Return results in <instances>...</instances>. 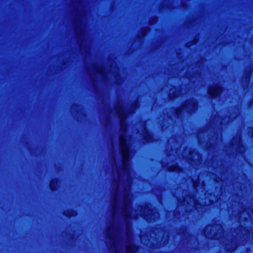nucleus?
Returning <instances> with one entry per match:
<instances>
[{
  "instance_id": "obj_1",
  "label": "nucleus",
  "mask_w": 253,
  "mask_h": 253,
  "mask_svg": "<svg viewBox=\"0 0 253 253\" xmlns=\"http://www.w3.org/2000/svg\"><path fill=\"white\" fill-rule=\"evenodd\" d=\"M119 146L123 172L128 171L129 167L130 150L125 135L121 134L119 136Z\"/></svg>"
},
{
  "instance_id": "obj_2",
  "label": "nucleus",
  "mask_w": 253,
  "mask_h": 253,
  "mask_svg": "<svg viewBox=\"0 0 253 253\" xmlns=\"http://www.w3.org/2000/svg\"><path fill=\"white\" fill-rule=\"evenodd\" d=\"M116 112L119 118L120 130L123 133L127 131V125L126 123L127 114L124 108L122 106H118L116 108Z\"/></svg>"
},
{
  "instance_id": "obj_3",
  "label": "nucleus",
  "mask_w": 253,
  "mask_h": 253,
  "mask_svg": "<svg viewBox=\"0 0 253 253\" xmlns=\"http://www.w3.org/2000/svg\"><path fill=\"white\" fill-rule=\"evenodd\" d=\"M130 202L129 195L126 193L123 198V217L126 222L130 220L131 217L129 211L127 210Z\"/></svg>"
},
{
  "instance_id": "obj_4",
  "label": "nucleus",
  "mask_w": 253,
  "mask_h": 253,
  "mask_svg": "<svg viewBox=\"0 0 253 253\" xmlns=\"http://www.w3.org/2000/svg\"><path fill=\"white\" fill-rule=\"evenodd\" d=\"M222 91V87L218 84L209 88L208 93L211 99H216L219 97Z\"/></svg>"
},
{
  "instance_id": "obj_5",
  "label": "nucleus",
  "mask_w": 253,
  "mask_h": 253,
  "mask_svg": "<svg viewBox=\"0 0 253 253\" xmlns=\"http://www.w3.org/2000/svg\"><path fill=\"white\" fill-rule=\"evenodd\" d=\"M60 182L61 180L58 177H54L52 178L49 184L50 190L53 193L56 192L59 188Z\"/></svg>"
},
{
  "instance_id": "obj_6",
  "label": "nucleus",
  "mask_w": 253,
  "mask_h": 253,
  "mask_svg": "<svg viewBox=\"0 0 253 253\" xmlns=\"http://www.w3.org/2000/svg\"><path fill=\"white\" fill-rule=\"evenodd\" d=\"M198 102L195 98H192L189 100H187L184 105H183L182 108L185 109H189V106H191L192 109L190 111L195 110L198 108Z\"/></svg>"
},
{
  "instance_id": "obj_7",
  "label": "nucleus",
  "mask_w": 253,
  "mask_h": 253,
  "mask_svg": "<svg viewBox=\"0 0 253 253\" xmlns=\"http://www.w3.org/2000/svg\"><path fill=\"white\" fill-rule=\"evenodd\" d=\"M143 138L148 143H152L156 141L154 134L148 129L145 131Z\"/></svg>"
},
{
  "instance_id": "obj_8",
  "label": "nucleus",
  "mask_w": 253,
  "mask_h": 253,
  "mask_svg": "<svg viewBox=\"0 0 253 253\" xmlns=\"http://www.w3.org/2000/svg\"><path fill=\"white\" fill-rule=\"evenodd\" d=\"M168 171L169 172H176L179 173L182 172V168L177 164H173L168 167Z\"/></svg>"
},
{
  "instance_id": "obj_9",
  "label": "nucleus",
  "mask_w": 253,
  "mask_h": 253,
  "mask_svg": "<svg viewBox=\"0 0 253 253\" xmlns=\"http://www.w3.org/2000/svg\"><path fill=\"white\" fill-rule=\"evenodd\" d=\"M63 214L66 217L71 218L75 216L77 214V211L73 209H70L64 211Z\"/></svg>"
},
{
  "instance_id": "obj_10",
  "label": "nucleus",
  "mask_w": 253,
  "mask_h": 253,
  "mask_svg": "<svg viewBox=\"0 0 253 253\" xmlns=\"http://www.w3.org/2000/svg\"><path fill=\"white\" fill-rule=\"evenodd\" d=\"M138 249V246L133 244L127 245L126 246V253H134Z\"/></svg>"
},
{
  "instance_id": "obj_11",
  "label": "nucleus",
  "mask_w": 253,
  "mask_h": 253,
  "mask_svg": "<svg viewBox=\"0 0 253 253\" xmlns=\"http://www.w3.org/2000/svg\"><path fill=\"white\" fill-rule=\"evenodd\" d=\"M95 70L98 75H100L103 78H105L106 76V73L103 69L97 68L95 69Z\"/></svg>"
},
{
  "instance_id": "obj_12",
  "label": "nucleus",
  "mask_w": 253,
  "mask_h": 253,
  "mask_svg": "<svg viewBox=\"0 0 253 253\" xmlns=\"http://www.w3.org/2000/svg\"><path fill=\"white\" fill-rule=\"evenodd\" d=\"M117 196L116 193L114 195L113 204L112 205L113 209L114 210L116 208L117 203Z\"/></svg>"
},
{
  "instance_id": "obj_13",
  "label": "nucleus",
  "mask_w": 253,
  "mask_h": 253,
  "mask_svg": "<svg viewBox=\"0 0 253 253\" xmlns=\"http://www.w3.org/2000/svg\"><path fill=\"white\" fill-rule=\"evenodd\" d=\"M182 108L177 107L175 110V115L178 118L181 113Z\"/></svg>"
},
{
  "instance_id": "obj_14",
  "label": "nucleus",
  "mask_w": 253,
  "mask_h": 253,
  "mask_svg": "<svg viewBox=\"0 0 253 253\" xmlns=\"http://www.w3.org/2000/svg\"><path fill=\"white\" fill-rule=\"evenodd\" d=\"M107 237L110 240H113L114 239L113 236L110 232L109 229H108L107 230Z\"/></svg>"
},
{
  "instance_id": "obj_15",
  "label": "nucleus",
  "mask_w": 253,
  "mask_h": 253,
  "mask_svg": "<svg viewBox=\"0 0 253 253\" xmlns=\"http://www.w3.org/2000/svg\"><path fill=\"white\" fill-rule=\"evenodd\" d=\"M249 77H250V72L249 71L246 72L245 73L246 79L249 78Z\"/></svg>"
},
{
  "instance_id": "obj_16",
  "label": "nucleus",
  "mask_w": 253,
  "mask_h": 253,
  "mask_svg": "<svg viewBox=\"0 0 253 253\" xmlns=\"http://www.w3.org/2000/svg\"><path fill=\"white\" fill-rule=\"evenodd\" d=\"M239 147L241 148H244L245 145L243 144H241L239 145Z\"/></svg>"
},
{
  "instance_id": "obj_17",
  "label": "nucleus",
  "mask_w": 253,
  "mask_h": 253,
  "mask_svg": "<svg viewBox=\"0 0 253 253\" xmlns=\"http://www.w3.org/2000/svg\"><path fill=\"white\" fill-rule=\"evenodd\" d=\"M210 202L211 204L214 203V201H213V200H210Z\"/></svg>"
},
{
  "instance_id": "obj_18",
  "label": "nucleus",
  "mask_w": 253,
  "mask_h": 253,
  "mask_svg": "<svg viewBox=\"0 0 253 253\" xmlns=\"http://www.w3.org/2000/svg\"><path fill=\"white\" fill-rule=\"evenodd\" d=\"M116 253H118L117 251L116 252Z\"/></svg>"
}]
</instances>
